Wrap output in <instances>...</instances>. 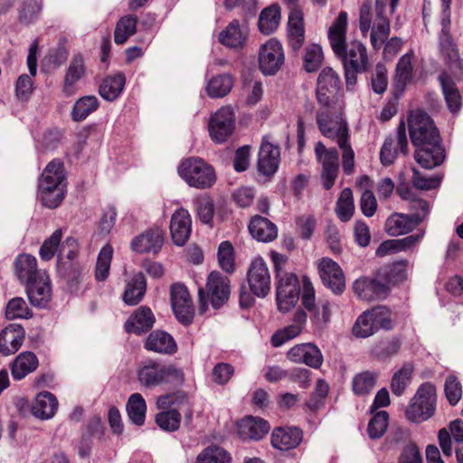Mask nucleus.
<instances>
[{"mask_svg": "<svg viewBox=\"0 0 463 463\" xmlns=\"http://www.w3.org/2000/svg\"><path fill=\"white\" fill-rule=\"evenodd\" d=\"M25 337L24 329L11 324L0 332V354L8 356L16 353L22 346Z\"/></svg>", "mask_w": 463, "mask_h": 463, "instance_id": "nucleus-25", "label": "nucleus"}, {"mask_svg": "<svg viewBox=\"0 0 463 463\" xmlns=\"http://www.w3.org/2000/svg\"><path fill=\"white\" fill-rule=\"evenodd\" d=\"M145 348L158 354H173L177 345L171 335L165 331H154L146 338Z\"/></svg>", "mask_w": 463, "mask_h": 463, "instance_id": "nucleus-32", "label": "nucleus"}, {"mask_svg": "<svg viewBox=\"0 0 463 463\" xmlns=\"http://www.w3.org/2000/svg\"><path fill=\"white\" fill-rule=\"evenodd\" d=\"M33 90V81L32 77L27 74H22L15 82V95L21 101L28 100Z\"/></svg>", "mask_w": 463, "mask_h": 463, "instance_id": "nucleus-63", "label": "nucleus"}, {"mask_svg": "<svg viewBox=\"0 0 463 463\" xmlns=\"http://www.w3.org/2000/svg\"><path fill=\"white\" fill-rule=\"evenodd\" d=\"M234 112L230 107H222L211 118L209 132L216 143L225 142L234 129Z\"/></svg>", "mask_w": 463, "mask_h": 463, "instance_id": "nucleus-15", "label": "nucleus"}, {"mask_svg": "<svg viewBox=\"0 0 463 463\" xmlns=\"http://www.w3.org/2000/svg\"><path fill=\"white\" fill-rule=\"evenodd\" d=\"M316 115V120L321 134L336 141L342 150V167L346 175L354 170V152L351 146L347 122L342 118L344 102H337V108L331 104L320 105Z\"/></svg>", "mask_w": 463, "mask_h": 463, "instance_id": "nucleus-3", "label": "nucleus"}, {"mask_svg": "<svg viewBox=\"0 0 463 463\" xmlns=\"http://www.w3.org/2000/svg\"><path fill=\"white\" fill-rule=\"evenodd\" d=\"M126 82L124 74L108 76L104 79L99 89V95L108 101H114L123 91Z\"/></svg>", "mask_w": 463, "mask_h": 463, "instance_id": "nucleus-40", "label": "nucleus"}, {"mask_svg": "<svg viewBox=\"0 0 463 463\" xmlns=\"http://www.w3.org/2000/svg\"><path fill=\"white\" fill-rule=\"evenodd\" d=\"M126 410L129 420L135 425H144L146 420V403L140 393L135 392L129 396L126 404Z\"/></svg>", "mask_w": 463, "mask_h": 463, "instance_id": "nucleus-42", "label": "nucleus"}, {"mask_svg": "<svg viewBox=\"0 0 463 463\" xmlns=\"http://www.w3.org/2000/svg\"><path fill=\"white\" fill-rule=\"evenodd\" d=\"M233 79L229 74L213 77L207 83V94L213 99L223 98L232 90Z\"/></svg>", "mask_w": 463, "mask_h": 463, "instance_id": "nucleus-44", "label": "nucleus"}, {"mask_svg": "<svg viewBox=\"0 0 463 463\" xmlns=\"http://www.w3.org/2000/svg\"><path fill=\"white\" fill-rule=\"evenodd\" d=\"M112 255L113 250L109 245H106L100 250L95 269V278L98 281H103L108 278Z\"/></svg>", "mask_w": 463, "mask_h": 463, "instance_id": "nucleus-54", "label": "nucleus"}, {"mask_svg": "<svg viewBox=\"0 0 463 463\" xmlns=\"http://www.w3.org/2000/svg\"><path fill=\"white\" fill-rule=\"evenodd\" d=\"M269 429V422L259 417L248 416L238 422V434L243 440H260Z\"/></svg>", "mask_w": 463, "mask_h": 463, "instance_id": "nucleus-24", "label": "nucleus"}, {"mask_svg": "<svg viewBox=\"0 0 463 463\" xmlns=\"http://www.w3.org/2000/svg\"><path fill=\"white\" fill-rule=\"evenodd\" d=\"M192 230V220L187 210H176L170 222V232L174 243L183 246L189 239Z\"/></svg>", "mask_w": 463, "mask_h": 463, "instance_id": "nucleus-21", "label": "nucleus"}, {"mask_svg": "<svg viewBox=\"0 0 463 463\" xmlns=\"http://www.w3.org/2000/svg\"><path fill=\"white\" fill-rule=\"evenodd\" d=\"M276 267L277 293L276 299L280 312H288L298 301L300 286L298 277L291 272H284L279 268L280 263L286 261L283 256L273 258Z\"/></svg>", "mask_w": 463, "mask_h": 463, "instance_id": "nucleus-7", "label": "nucleus"}, {"mask_svg": "<svg viewBox=\"0 0 463 463\" xmlns=\"http://www.w3.org/2000/svg\"><path fill=\"white\" fill-rule=\"evenodd\" d=\"M320 278L324 285L334 293L340 294L345 287L344 273L340 266L329 258H324L319 263Z\"/></svg>", "mask_w": 463, "mask_h": 463, "instance_id": "nucleus-20", "label": "nucleus"}, {"mask_svg": "<svg viewBox=\"0 0 463 463\" xmlns=\"http://www.w3.org/2000/svg\"><path fill=\"white\" fill-rule=\"evenodd\" d=\"M280 21V9L278 5H271L265 8L259 18L260 31L264 34H270L275 32Z\"/></svg>", "mask_w": 463, "mask_h": 463, "instance_id": "nucleus-45", "label": "nucleus"}, {"mask_svg": "<svg viewBox=\"0 0 463 463\" xmlns=\"http://www.w3.org/2000/svg\"><path fill=\"white\" fill-rule=\"evenodd\" d=\"M279 162L280 149L279 146L272 144L269 137H264L259 150V172L263 175L270 176L277 172Z\"/></svg>", "mask_w": 463, "mask_h": 463, "instance_id": "nucleus-17", "label": "nucleus"}, {"mask_svg": "<svg viewBox=\"0 0 463 463\" xmlns=\"http://www.w3.org/2000/svg\"><path fill=\"white\" fill-rule=\"evenodd\" d=\"M412 372V365L405 364L393 374L391 381V390L394 395L401 396L404 393L406 387L411 383Z\"/></svg>", "mask_w": 463, "mask_h": 463, "instance_id": "nucleus-50", "label": "nucleus"}, {"mask_svg": "<svg viewBox=\"0 0 463 463\" xmlns=\"http://www.w3.org/2000/svg\"><path fill=\"white\" fill-rule=\"evenodd\" d=\"M389 423V414L385 411H380L373 413V418L368 423V435L371 439H380L386 432Z\"/></svg>", "mask_w": 463, "mask_h": 463, "instance_id": "nucleus-53", "label": "nucleus"}, {"mask_svg": "<svg viewBox=\"0 0 463 463\" xmlns=\"http://www.w3.org/2000/svg\"><path fill=\"white\" fill-rule=\"evenodd\" d=\"M439 80L449 109L452 113L458 112L461 107V96L455 80L448 72L441 73Z\"/></svg>", "mask_w": 463, "mask_h": 463, "instance_id": "nucleus-38", "label": "nucleus"}, {"mask_svg": "<svg viewBox=\"0 0 463 463\" xmlns=\"http://www.w3.org/2000/svg\"><path fill=\"white\" fill-rule=\"evenodd\" d=\"M85 73L86 65L83 56L81 54L74 55L64 76L63 92L67 96L75 92V84L85 76Z\"/></svg>", "mask_w": 463, "mask_h": 463, "instance_id": "nucleus-33", "label": "nucleus"}, {"mask_svg": "<svg viewBox=\"0 0 463 463\" xmlns=\"http://www.w3.org/2000/svg\"><path fill=\"white\" fill-rule=\"evenodd\" d=\"M441 30L439 36L440 51L448 57L449 61V69L457 74L458 80H460L462 72V63L459 61L457 45L450 35V17L440 18Z\"/></svg>", "mask_w": 463, "mask_h": 463, "instance_id": "nucleus-16", "label": "nucleus"}, {"mask_svg": "<svg viewBox=\"0 0 463 463\" xmlns=\"http://www.w3.org/2000/svg\"><path fill=\"white\" fill-rule=\"evenodd\" d=\"M316 159L322 166L321 178L325 189L329 190L335 184L339 171V154L335 148H326L318 141L315 145Z\"/></svg>", "mask_w": 463, "mask_h": 463, "instance_id": "nucleus-12", "label": "nucleus"}, {"mask_svg": "<svg viewBox=\"0 0 463 463\" xmlns=\"http://www.w3.org/2000/svg\"><path fill=\"white\" fill-rule=\"evenodd\" d=\"M412 55L406 53L402 55L397 65L395 74V88L402 91L405 86L411 80L412 78Z\"/></svg>", "mask_w": 463, "mask_h": 463, "instance_id": "nucleus-47", "label": "nucleus"}, {"mask_svg": "<svg viewBox=\"0 0 463 463\" xmlns=\"http://www.w3.org/2000/svg\"><path fill=\"white\" fill-rule=\"evenodd\" d=\"M399 0H375V8L371 11L368 5L360 9L359 27L364 35L371 29L370 41L374 50H380L389 37L390 15L394 12Z\"/></svg>", "mask_w": 463, "mask_h": 463, "instance_id": "nucleus-4", "label": "nucleus"}, {"mask_svg": "<svg viewBox=\"0 0 463 463\" xmlns=\"http://www.w3.org/2000/svg\"><path fill=\"white\" fill-rule=\"evenodd\" d=\"M38 365L39 360L33 352H22L10 364L12 377L15 381H21L28 374L33 373L38 368Z\"/></svg>", "mask_w": 463, "mask_h": 463, "instance_id": "nucleus-30", "label": "nucleus"}, {"mask_svg": "<svg viewBox=\"0 0 463 463\" xmlns=\"http://www.w3.org/2000/svg\"><path fill=\"white\" fill-rule=\"evenodd\" d=\"M5 317L9 320L16 318H28L32 313L22 298H14L6 305Z\"/></svg>", "mask_w": 463, "mask_h": 463, "instance_id": "nucleus-55", "label": "nucleus"}, {"mask_svg": "<svg viewBox=\"0 0 463 463\" xmlns=\"http://www.w3.org/2000/svg\"><path fill=\"white\" fill-rule=\"evenodd\" d=\"M247 33L241 30L238 21H232L219 34V42L231 49L240 50L245 45Z\"/></svg>", "mask_w": 463, "mask_h": 463, "instance_id": "nucleus-37", "label": "nucleus"}, {"mask_svg": "<svg viewBox=\"0 0 463 463\" xmlns=\"http://www.w3.org/2000/svg\"><path fill=\"white\" fill-rule=\"evenodd\" d=\"M137 18L135 15H126L118 22L115 32L114 41L117 44H123L137 31Z\"/></svg>", "mask_w": 463, "mask_h": 463, "instance_id": "nucleus-48", "label": "nucleus"}, {"mask_svg": "<svg viewBox=\"0 0 463 463\" xmlns=\"http://www.w3.org/2000/svg\"><path fill=\"white\" fill-rule=\"evenodd\" d=\"M398 463H422L421 455L417 445L409 441L402 449Z\"/></svg>", "mask_w": 463, "mask_h": 463, "instance_id": "nucleus-64", "label": "nucleus"}, {"mask_svg": "<svg viewBox=\"0 0 463 463\" xmlns=\"http://www.w3.org/2000/svg\"><path fill=\"white\" fill-rule=\"evenodd\" d=\"M400 348L401 342L398 339L392 338L377 344L373 349V354L379 359L383 360L396 354Z\"/></svg>", "mask_w": 463, "mask_h": 463, "instance_id": "nucleus-61", "label": "nucleus"}, {"mask_svg": "<svg viewBox=\"0 0 463 463\" xmlns=\"http://www.w3.org/2000/svg\"><path fill=\"white\" fill-rule=\"evenodd\" d=\"M305 40V30L303 24V15L298 10H293L288 16V41L289 46L294 51H298Z\"/></svg>", "mask_w": 463, "mask_h": 463, "instance_id": "nucleus-36", "label": "nucleus"}, {"mask_svg": "<svg viewBox=\"0 0 463 463\" xmlns=\"http://www.w3.org/2000/svg\"><path fill=\"white\" fill-rule=\"evenodd\" d=\"M164 243V232L159 229H150L135 237L131 248L137 253H157Z\"/></svg>", "mask_w": 463, "mask_h": 463, "instance_id": "nucleus-23", "label": "nucleus"}, {"mask_svg": "<svg viewBox=\"0 0 463 463\" xmlns=\"http://www.w3.org/2000/svg\"><path fill=\"white\" fill-rule=\"evenodd\" d=\"M347 14L340 12L328 30V40L335 56L341 60L346 82L351 90L357 80V74L364 72L369 67L367 50L359 41L346 43Z\"/></svg>", "mask_w": 463, "mask_h": 463, "instance_id": "nucleus-2", "label": "nucleus"}, {"mask_svg": "<svg viewBox=\"0 0 463 463\" xmlns=\"http://www.w3.org/2000/svg\"><path fill=\"white\" fill-rule=\"evenodd\" d=\"M376 332V328L374 327L373 322L372 321L371 317L368 312H364L356 320L354 326H353V334L356 337L365 338Z\"/></svg>", "mask_w": 463, "mask_h": 463, "instance_id": "nucleus-58", "label": "nucleus"}, {"mask_svg": "<svg viewBox=\"0 0 463 463\" xmlns=\"http://www.w3.org/2000/svg\"><path fill=\"white\" fill-rule=\"evenodd\" d=\"M200 311L204 312L210 303L213 308H220L230 297V280L217 271L210 273L205 289L198 290Z\"/></svg>", "mask_w": 463, "mask_h": 463, "instance_id": "nucleus-10", "label": "nucleus"}, {"mask_svg": "<svg viewBox=\"0 0 463 463\" xmlns=\"http://www.w3.org/2000/svg\"><path fill=\"white\" fill-rule=\"evenodd\" d=\"M285 61L281 43L269 39L259 50L260 70L264 75H275L282 67Z\"/></svg>", "mask_w": 463, "mask_h": 463, "instance_id": "nucleus-13", "label": "nucleus"}, {"mask_svg": "<svg viewBox=\"0 0 463 463\" xmlns=\"http://www.w3.org/2000/svg\"><path fill=\"white\" fill-rule=\"evenodd\" d=\"M398 151L404 155L408 153V140L403 122L399 125L395 137H388L385 139L380 152L382 164L383 165H392L397 156Z\"/></svg>", "mask_w": 463, "mask_h": 463, "instance_id": "nucleus-19", "label": "nucleus"}, {"mask_svg": "<svg viewBox=\"0 0 463 463\" xmlns=\"http://www.w3.org/2000/svg\"><path fill=\"white\" fill-rule=\"evenodd\" d=\"M436 402L435 387L430 383L421 384L406 408L407 419L412 422L429 420L435 412Z\"/></svg>", "mask_w": 463, "mask_h": 463, "instance_id": "nucleus-9", "label": "nucleus"}, {"mask_svg": "<svg viewBox=\"0 0 463 463\" xmlns=\"http://www.w3.org/2000/svg\"><path fill=\"white\" fill-rule=\"evenodd\" d=\"M61 236V230L58 229L43 241L39 250L40 257L43 260H50L56 252H59Z\"/></svg>", "mask_w": 463, "mask_h": 463, "instance_id": "nucleus-56", "label": "nucleus"}, {"mask_svg": "<svg viewBox=\"0 0 463 463\" xmlns=\"http://www.w3.org/2000/svg\"><path fill=\"white\" fill-rule=\"evenodd\" d=\"M412 173L411 182L417 189L430 190L438 187L440 184L441 177L439 175L428 177L415 168L412 169Z\"/></svg>", "mask_w": 463, "mask_h": 463, "instance_id": "nucleus-62", "label": "nucleus"}, {"mask_svg": "<svg viewBox=\"0 0 463 463\" xmlns=\"http://www.w3.org/2000/svg\"><path fill=\"white\" fill-rule=\"evenodd\" d=\"M178 174L188 185L197 189L209 188L216 181L213 166L199 157L183 161L178 167Z\"/></svg>", "mask_w": 463, "mask_h": 463, "instance_id": "nucleus-8", "label": "nucleus"}, {"mask_svg": "<svg viewBox=\"0 0 463 463\" xmlns=\"http://www.w3.org/2000/svg\"><path fill=\"white\" fill-rule=\"evenodd\" d=\"M14 272L22 283H29L46 273L45 270L37 269L36 258L30 254H21L14 261Z\"/></svg>", "mask_w": 463, "mask_h": 463, "instance_id": "nucleus-27", "label": "nucleus"}, {"mask_svg": "<svg viewBox=\"0 0 463 463\" xmlns=\"http://www.w3.org/2000/svg\"><path fill=\"white\" fill-rule=\"evenodd\" d=\"M367 312L371 317L372 321L373 322L376 331H378L380 328H392L391 312L387 307L382 306L376 307L372 310H368Z\"/></svg>", "mask_w": 463, "mask_h": 463, "instance_id": "nucleus-59", "label": "nucleus"}, {"mask_svg": "<svg viewBox=\"0 0 463 463\" xmlns=\"http://www.w3.org/2000/svg\"><path fill=\"white\" fill-rule=\"evenodd\" d=\"M64 165L60 159H53L43 169L38 181V198L47 208H57L66 193Z\"/></svg>", "mask_w": 463, "mask_h": 463, "instance_id": "nucleus-5", "label": "nucleus"}, {"mask_svg": "<svg viewBox=\"0 0 463 463\" xmlns=\"http://www.w3.org/2000/svg\"><path fill=\"white\" fill-rule=\"evenodd\" d=\"M306 323V312L303 311L302 309L297 310L292 317V323L272 335V345L276 347L280 346L287 341H289L299 335L302 333Z\"/></svg>", "mask_w": 463, "mask_h": 463, "instance_id": "nucleus-28", "label": "nucleus"}, {"mask_svg": "<svg viewBox=\"0 0 463 463\" xmlns=\"http://www.w3.org/2000/svg\"><path fill=\"white\" fill-rule=\"evenodd\" d=\"M26 292L33 306L44 307L52 298V288L47 273L27 283Z\"/></svg>", "mask_w": 463, "mask_h": 463, "instance_id": "nucleus-26", "label": "nucleus"}, {"mask_svg": "<svg viewBox=\"0 0 463 463\" xmlns=\"http://www.w3.org/2000/svg\"><path fill=\"white\" fill-rule=\"evenodd\" d=\"M421 216H410L404 213H392L385 222V230L391 236L406 234L420 223Z\"/></svg>", "mask_w": 463, "mask_h": 463, "instance_id": "nucleus-29", "label": "nucleus"}, {"mask_svg": "<svg viewBox=\"0 0 463 463\" xmlns=\"http://www.w3.org/2000/svg\"><path fill=\"white\" fill-rule=\"evenodd\" d=\"M218 261L221 268L226 272L234 270V253L232 243L228 241L221 242L218 248Z\"/></svg>", "mask_w": 463, "mask_h": 463, "instance_id": "nucleus-57", "label": "nucleus"}, {"mask_svg": "<svg viewBox=\"0 0 463 463\" xmlns=\"http://www.w3.org/2000/svg\"><path fill=\"white\" fill-rule=\"evenodd\" d=\"M58 409V401L50 392H40L32 407L33 415L41 420L52 419Z\"/></svg>", "mask_w": 463, "mask_h": 463, "instance_id": "nucleus-35", "label": "nucleus"}, {"mask_svg": "<svg viewBox=\"0 0 463 463\" xmlns=\"http://www.w3.org/2000/svg\"><path fill=\"white\" fill-rule=\"evenodd\" d=\"M137 379L146 388H154L162 384L180 386L184 381V372L173 364H164L149 360L137 371Z\"/></svg>", "mask_w": 463, "mask_h": 463, "instance_id": "nucleus-6", "label": "nucleus"}, {"mask_svg": "<svg viewBox=\"0 0 463 463\" xmlns=\"http://www.w3.org/2000/svg\"><path fill=\"white\" fill-rule=\"evenodd\" d=\"M335 212L338 218L346 222L354 215V203L353 198V192L350 188H345L336 202Z\"/></svg>", "mask_w": 463, "mask_h": 463, "instance_id": "nucleus-49", "label": "nucleus"}, {"mask_svg": "<svg viewBox=\"0 0 463 463\" xmlns=\"http://www.w3.org/2000/svg\"><path fill=\"white\" fill-rule=\"evenodd\" d=\"M249 231L254 239L262 242L272 241L278 236L276 225L269 219L260 215L252 217L249 224Z\"/></svg>", "mask_w": 463, "mask_h": 463, "instance_id": "nucleus-34", "label": "nucleus"}, {"mask_svg": "<svg viewBox=\"0 0 463 463\" xmlns=\"http://www.w3.org/2000/svg\"><path fill=\"white\" fill-rule=\"evenodd\" d=\"M181 414L178 411L172 409L162 411L156 415V425L163 430L173 432L179 429L181 423Z\"/></svg>", "mask_w": 463, "mask_h": 463, "instance_id": "nucleus-51", "label": "nucleus"}, {"mask_svg": "<svg viewBox=\"0 0 463 463\" xmlns=\"http://www.w3.org/2000/svg\"><path fill=\"white\" fill-rule=\"evenodd\" d=\"M146 288V281L143 273L136 274L127 283L123 296L124 302L128 306L137 305L143 298Z\"/></svg>", "mask_w": 463, "mask_h": 463, "instance_id": "nucleus-39", "label": "nucleus"}, {"mask_svg": "<svg viewBox=\"0 0 463 463\" xmlns=\"http://www.w3.org/2000/svg\"><path fill=\"white\" fill-rule=\"evenodd\" d=\"M155 323V317L147 307H140L125 323V329L128 333L141 335L152 328Z\"/></svg>", "mask_w": 463, "mask_h": 463, "instance_id": "nucleus-31", "label": "nucleus"}, {"mask_svg": "<svg viewBox=\"0 0 463 463\" xmlns=\"http://www.w3.org/2000/svg\"><path fill=\"white\" fill-rule=\"evenodd\" d=\"M323 60L322 48L317 44H312L307 48L304 57L305 69L313 72L318 69Z\"/></svg>", "mask_w": 463, "mask_h": 463, "instance_id": "nucleus-60", "label": "nucleus"}, {"mask_svg": "<svg viewBox=\"0 0 463 463\" xmlns=\"http://www.w3.org/2000/svg\"><path fill=\"white\" fill-rule=\"evenodd\" d=\"M378 373L371 371H364L357 373L353 378V391L356 395L364 396L369 394L375 387Z\"/></svg>", "mask_w": 463, "mask_h": 463, "instance_id": "nucleus-46", "label": "nucleus"}, {"mask_svg": "<svg viewBox=\"0 0 463 463\" xmlns=\"http://www.w3.org/2000/svg\"><path fill=\"white\" fill-rule=\"evenodd\" d=\"M171 304L176 318L183 324L192 321L194 309L187 288L182 284L171 287Z\"/></svg>", "mask_w": 463, "mask_h": 463, "instance_id": "nucleus-18", "label": "nucleus"}, {"mask_svg": "<svg viewBox=\"0 0 463 463\" xmlns=\"http://www.w3.org/2000/svg\"><path fill=\"white\" fill-rule=\"evenodd\" d=\"M247 278L250 288L254 295L264 298L269 294L271 278L267 263L262 258L259 257L252 260Z\"/></svg>", "mask_w": 463, "mask_h": 463, "instance_id": "nucleus-14", "label": "nucleus"}, {"mask_svg": "<svg viewBox=\"0 0 463 463\" xmlns=\"http://www.w3.org/2000/svg\"><path fill=\"white\" fill-rule=\"evenodd\" d=\"M99 107V101L96 96L87 95L80 98L72 107L71 118L80 122L88 118Z\"/></svg>", "mask_w": 463, "mask_h": 463, "instance_id": "nucleus-43", "label": "nucleus"}, {"mask_svg": "<svg viewBox=\"0 0 463 463\" xmlns=\"http://www.w3.org/2000/svg\"><path fill=\"white\" fill-rule=\"evenodd\" d=\"M58 258V270L67 281L69 289L71 292H77L79 285L83 281L84 275L79 265L72 262L67 264L62 262L61 252L57 255Z\"/></svg>", "mask_w": 463, "mask_h": 463, "instance_id": "nucleus-41", "label": "nucleus"}, {"mask_svg": "<svg viewBox=\"0 0 463 463\" xmlns=\"http://www.w3.org/2000/svg\"><path fill=\"white\" fill-rule=\"evenodd\" d=\"M341 88L339 75L330 67L324 68L317 78V99L319 105L331 104L337 108V102H344L338 95Z\"/></svg>", "mask_w": 463, "mask_h": 463, "instance_id": "nucleus-11", "label": "nucleus"}, {"mask_svg": "<svg viewBox=\"0 0 463 463\" xmlns=\"http://www.w3.org/2000/svg\"><path fill=\"white\" fill-rule=\"evenodd\" d=\"M231 455L217 446L204 449L196 458L197 463H231Z\"/></svg>", "mask_w": 463, "mask_h": 463, "instance_id": "nucleus-52", "label": "nucleus"}, {"mask_svg": "<svg viewBox=\"0 0 463 463\" xmlns=\"http://www.w3.org/2000/svg\"><path fill=\"white\" fill-rule=\"evenodd\" d=\"M408 125L411 143L416 147L414 158L417 163L426 169L440 165L446 152L432 118L423 110L416 109L410 113Z\"/></svg>", "mask_w": 463, "mask_h": 463, "instance_id": "nucleus-1", "label": "nucleus"}, {"mask_svg": "<svg viewBox=\"0 0 463 463\" xmlns=\"http://www.w3.org/2000/svg\"><path fill=\"white\" fill-rule=\"evenodd\" d=\"M303 439V432L297 427L276 428L270 437V442L274 449L280 451H288L297 448Z\"/></svg>", "mask_w": 463, "mask_h": 463, "instance_id": "nucleus-22", "label": "nucleus"}]
</instances>
